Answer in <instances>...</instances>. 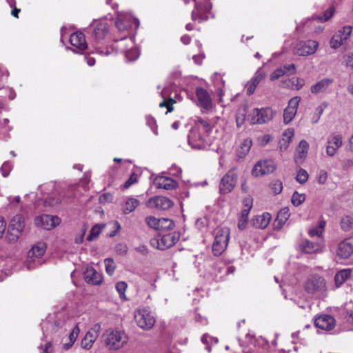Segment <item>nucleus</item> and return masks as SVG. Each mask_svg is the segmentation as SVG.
Returning <instances> with one entry per match:
<instances>
[{
	"instance_id": "nucleus-50",
	"label": "nucleus",
	"mask_w": 353,
	"mask_h": 353,
	"mask_svg": "<svg viewBox=\"0 0 353 353\" xmlns=\"http://www.w3.org/2000/svg\"><path fill=\"white\" fill-rule=\"evenodd\" d=\"M145 221L149 227L151 228L159 230L160 219L154 216H148L145 219Z\"/></svg>"
},
{
	"instance_id": "nucleus-33",
	"label": "nucleus",
	"mask_w": 353,
	"mask_h": 353,
	"mask_svg": "<svg viewBox=\"0 0 353 353\" xmlns=\"http://www.w3.org/2000/svg\"><path fill=\"white\" fill-rule=\"evenodd\" d=\"M252 145V141L250 139H245L243 140L241 143L239 149L237 151V155L239 158H243L249 152L251 146Z\"/></svg>"
},
{
	"instance_id": "nucleus-44",
	"label": "nucleus",
	"mask_w": 353,
	"mask_h": 353,
	"mask_svg": "<svg viewBox=\"0 0 353 353\" xmlns=\"http://www.w3.org/2000/svg\"><path fill=\"white\" fill-rule=\"evenodd\" d=\"M305 200V195L304 194H299L295 192L292 196L291 201L294 206H299Z\"/></svg>"
},
{
	"instance_id": "nucleus-6",
	"label": "nucleus",
	"mask_w": 353,
	"mask_h": 353,
	"mask_svg": "<svg viewBox=\"0 0 353 353\" xmlns=\"http://www.w3.org/2000/svg\"><path fill=\"white\" fill-rule=\"evenodd\" d=\"M46 244L43 242H38L32 247L28 253V259L25 263L28 270L34 269L41 264L39 259L46 252Z\"/></svg>"
},
{
	"instance_id": "nucleus-18",
	"label": "nucleus",
	"mask_w": 353,
	"mask_h": 353,
	"mask_svg": "<svg viewBox=\"0 0 353 353\" xmlns=\"http://www.w3.org/2000/svg\"><path fill=\"white\" fill-rule=\"evenodd\" d=\"M196 95L199 105L201 107L207 110L212 108V101L206 90L203 88H197L196 90Z\"/></svg>"
},
{
	"instance_id": "nucleus-35",
	"label": "nucleus",
	"mask_w": 353,
	"mask_h": 353,
	"mask_svg": "<svg viewBox=\"0 0 353 353\" xmlns=\"http://www.w3.org/2000/svg\"><path fill=\"white\" fill-rule=\"evenodd\" d=\"M139 205V201L137 199H128L125 203L123 212L125 214H129L134 211L136 208Z\"/></svg>"
},
{
	"instance_id": "nucleus-63",
	"label": "nucleus",
	"mask_w": 353,
	"mask_h": 353,
	"mask_svg": "<svg viewBox=\"0 0 353 353\" xmlns=\"http://www.w3.org/2000/svg\"><path fill=\"white\" fill-rule=\"evenodd\" d=\"M6 228V222L5 219L1 217L0 218V240L3 238L5 230Z\"/></svg>"
},
{
	"instance_id": "nucleus-16",
	"label": "nucleus",
	"mask_w": 353,
	"mask_h": 353,
	"mask_svg": "<svg viewBox=\"0 0 353 353\" xmlns=\"http://www.w3.org/2000/svg\"><path fill=\"white\" fill-rule=\"evenodd\" d=\"M211 4L209 0H204L203 4L195 3V10L192 12L193 20H199L200 21L208 19L207 14L211 10Z\"/></svg>"
},
{
	"instance_id": "nucleus-46",
	"label": "nucleus",
	"mask_w": 353,
	"mask_h": 353,
	"mask_svg": "<svg viewBox=\"0 0 353 353\" xmlns=\"http://www.w3.org/2000/svg\"><path fill=\"white\" fill-rule=\"evenodd\" d=\"M265 74L261 70H258L250 83L257 87L259 83L265 78Z\"/></svg>"
},
{
	"instance_id": "nucleus-59",
	"label": "nucleus",
	"mask_w": 353,
	"mask_h": 353,
	"mask_svg": "<svg viewBox=\"0 0 353 353\" xmlns=\"http://www.w3.org/2000/svg\"><path fill=\"white\" fill-rule=\"evenodd\" d=\"M138 176L135 173H132L130 178L126 181V182L124 184V187L125 188H128L132 185L137 182Z\"/></svg>"
},
{
	"instance_id": "nucleus-49",
	"label": "nucleus",
	"mask_w": 353,
	"mask_h": 353,
	"mask_svg": "<svg viewBox=\"0 0 353 353\" xmlns=\"http://www.w3.org/2000/svg\"><path fill=\"white\" fill-rule=\"evenodd\" d=\"M325 107L323 105H319L316 108L314 115L311 119V121L313 124L317 123L320 120V118L324 111Z\"/></svg>"
},
{
	"instance_id": "nucleus-30",
	"label": "nucleus",
	"mask_w": 353,
	"mask_h": 353,
	"mask_svg": "<svg viewBox=\"0 0 353 353\" xmlns=\"http://www.w3.org/2000/svg\"><path fill=\"white\" fill-rule=\"evenodd\" d=\"M309 149V144L305 140L300 141L299 145L296 149L295 158L296 159H303L306 157Z\"/></svg>"
},
{
	"instance_id": "nucleus-11",
	"label": "nucleus",
	"mask_w": 353,
	"mask_h": 353,
	"mask_svg": "<svg viewBox=\"0 0 353 353\" xmlns=\"http://www.w3.org/2000/svg\"><path fill=\"white\" fill-rule=\"evenodd\" d=\"M301 100L300 97H294L290 99L288 106L283 110V122L289 124L297 113V109Z\"/></svg>"
},
{
	"instance_id": "nucleus-4",
	"label": "nucleus",
	"mask_w": 353,
	"mask_h": 353,
	"mask_svg": "<svg viewBox=\"0 0 353 353\" xmlns=\"http://www.w3.org/2000/svg\"><path fill=\"white\" fill-rule=\"evenodd\" d=\"M230 231L228 228H222L216 230L212 252L215 256L221 255L226 249L230 240Z\"/></svg>"
},
{
	"instance_id": "nucleus-22",
	"label": "nucleus",
	"mask_w": 353,
	"mask_h": 353,
	"mask_svg": "<svg viewBox=\"0 0 353 353\" xmlns=\"http://www.w3.org/2000/svg\"><path fill=\"white\" fill-rule=\"evenodd\" d=\"M245 208L242 210L238 221L239 229L243 230L246 228L248 220V215L252 208V201L246 199L244 201Z\"/></svg>"
},
{
	"instance_id": "nucleus-2",
	"label": "nucleus",
	"mask_w": 353,
	"mask_h": 353,
	"mask_svg": "<svg viewBox=\"0 0 353 353\" xmlns=\"http://www.w3.org/2000/svg\"><path fill=\"white\" fill-rule=\"evenodd\" d=\"M105 346L110 350H119L123 347L128 341L125 333L118 330L109 329L102 334Z\"/></svg>"
},
{
	"instance_id": "nucleus-17",
	"label": "nucleus",
	"mask_w": 353,
	"mask_h": 353,
	"mask_svg": "<svg viewBox=\"0 0 353 353\" xmlns=\"http://www.w3.org/2000/svg\"><path fill=\"white\" fill-rule=\"evenodd\" d=\"M148 206L159 210H168L173 205V202L167 197L158 196L149 199Z\"/></svg>"
},
{
	"instance_id": "nucleus-43",
	"label": "nucleus",
	"mask_w": 353,
	"mask_h": 353,
	"mask_svg": "<svg viewBox=\"0 0 353 353\" xmlns=\"http://www.w3.org/2000/svg\"><path fill=\"white\" fill-rule=\"evenodd\" d=\"M79 333V328L78 327L77 325H76L73 328L72 331L71 332V333L70 334V335L68 336L70 342L64 344V346L66 348H70V347H72V345L74 344V341H76Z\"/></svg>"
},
{
	"instance_id": "nucleus-39",
	"label": "nucleus",
	"mask_w": 353,
	"mask_h": 353,
	"mask_svg": "<svg viewBox=\"0 0 353 353\" xmlns=\"http://www.w3.org/2000/svg\"><path fill=\"white\" fill-rule=\"evenodd\" d=\"M325 227V221H321L318 226L309 230V235L312 237L314 236H321L324 230Z\"/></svg>"
},
{
	"instance_id": "nucleus-38",
	"label": "nucleus",
	"mask_w": 353,
	"mask_h": 353,
	"mask_svg": "<svg viewBox=\"0 0 353 353\" xmlns=\"http://www.w3.org/2000/svg\"><path fill=\"white\" fill-rule=\"evenodd\" d=\"M174 227V223L172 220L165 218L160 219L159 230L160 231L170 230Z\"/></svg>"
},
{
	"instance_id": "nucleus-29",
	"label": "nucleus",
	"mask_w": 353,
	"mask_h": 353,
	"mask_svg": "<svg viewBox=\"0 0 353 353\" xmlns=\"http://www.w3.org/2000/svg\"><path fill=\"white\" fill-rule=\"evenodd\" d=\"M332 83V79H323L311 87V92L314 94L325 92Z\"/></svg>"
},
{
	"instance_id": "nucleus-3",
	"label": "nucleus",
	"mask_w": 353,
	"mask_h": 353,
	"mask_svg": "<svg viewBox=\"0 0 353 353\" xmlns=\"http://www.w3.org/2000/svg\"><path fill=\"white\" fill-rule=\"evenodd\" d=\"M25 228V220L22 215L17 214L10 221L9 229L6 236V239L9 243H13L18 240Z\"/></svg>"
},
{
	"instance_id": "nucleus-58",
	"label": "nucleus",
	"mask_w": 353,
	"mask_h": 353,
	"mask_svg": "<svg viewBox=\"0 0 353 353\" xmlns=\"http://www.w3.org/2000/svg\"><path fill=\"white\" fill-rule=\"evenodd\" d=\"M127 286L128 285H127L126 283L123 282V281L118 282L116 284V289L121 296L124 294L125 290L127 288Z\"/></svg>"
},
{
	"instance_id": "nucleus-57",
	"label": "nucleus",
	"mask_w": 353,
	"mask_h": 353,
	"mask_svg": "<svg viewBox=\"0 0 353 353\" xmlns=\"http://www.w3.org/2000/svg\"><path fill=\"white\" fill-rule=\"evenodd\" d=\"M284 72L283 71L281 67L279 68H277L271 74H270V79L272 81L279 79L281 77L284 76Z\"/></svg>"
},
{
	"instance_id": "nucleus-25",
	"label": "nucleus",
	"mask_w": 353,
	"mask_h": 353,
	"mask_svg": "<svg viewBox=\"0 0 353 353\" xmlns=\"http://www.w3.org/2000/svg\"><path fill=\"white\" fill-rule=\"evenodd\" d=\"M271 219L270 214L264 212L261 215L255 216L252 219V224L256 228L265 229L269 225Z\"/></svg>"
},
{
	"instance_id": "nucleus-52",
	"label": "nucleus",
	"mask_w": 353,
	"mask_h": 353,
	"mask_svg": "<svg viewBox=\"0 0 353 353\" xmlns=\"http://www.w3.org/2000/svg\"><path fill=\"white\" fill-rule=\"evenodd\" d=\"M139 57L138 50L136 48H130L125 52V57L128 61H134Z\"/></svg>"
},
{
	"instance_id": "nucleus-51",
	"label": "nucleus",
	"mask_w": 353,
	"mask_h": 353,
	"mask_svg": "<svg viewBox=\"0 0 353 353\" xmlns=\"http://www.w3.org/2000/svg\"><path fill=\"white\" fill-rule=\"evenodd\" d=\"M272 191L274 194H280L283 190V184L281 181L276 180L270 184Z\"/></svg>"
},
{
	"instance_id": "nucleus-12",
	"label": "nucleus",
	"mask_w": 353,
	"mask_h": 353,
	"mask_svg": "<svg viewBox=\"0 0 353 353\" xmlns=\"http://www.w3.org/2000/svg\"><path fill=\"white\" fill-rule=\"evenodd\" d=\"M179 233L174 232L163 234L159 239L154 241L157 243L158 249L164 250L175 245L179 240Z\"/></svg>"
},
{
	"instance_id": "nucleus-36",
	"label": "nucleus",
	"mask_w": 353,
	"mask_h": 353,
	"mask_svg": "<svg viewBox=\"0 0 353 353\" xmlns=\"http://www.w3.org/2000/svg\"><path fill=\"white\" fill-rule=\"evenodd\" d=\"M294 136V130L292 129H288L283 133V138L282 141L280 142L281 143V149H286L288 146V144L291 141L292 138Z\"/></svg>"
},
{
	"instance_id": "nucleus-23",
	"label": "nucleus",
	"mask_w": 353,
	"mask_h": 353,
	"mask_svg": "<svg viewBox=\"0 0 353 353\" xmlns=\"http://www.w3.org/2000/svg\"><path fill=\"white\" fill-rule=\"evenodd\" d=\"M84 279L88 283L99 285L102 281V276L100 273L93 268H88L84 272Z\"/></svg>"
},
{
	"instance_id": "nucleus-56",
	"label": "nucleus",
	"mask_w": 353,
	"mask_h": 353,
	"mask_svg": "<svg viewBox=\"0 0 353 353\" xmlns=\"http://www.w3.org/2000/svg\"><path fill=\"white\" fill-rule=\"evenodd\" d=\"M11 170H12V165L10 162H8V161L5 162L1 168V171L4 177H6L9 175Z\"/></svg>"
},
{
	"instance_id": "nucleus-13",
	"label": "nucleus",
	"mask_w": 353,
	"mask_h": 353,
	"mask_svg": "<svg viewBox=\"0 0 353 353\" xmlns=\"http://www.w3.org/2000/svg\"><path fill=\"white\" fill-rule=\"evenodd\" d=\"M60 223L61 219L57 216L42 214L35 219V225L46 230H50L59 225Z\"/></svg>"
},
{
	"instance_id": "nucleus-45",
	"label": "nucleus",
	"mask_w": 353,
	"mask_h": 353,
	"mask_svg": "<svg viewBox=\"0 0 353 353\" xmlns=\"http://www.w3.org/2000/svg\"><path fill=\"white\" fill-rule=\"evenodd\" d=\"M104 264L105 267V271L107 274L112 276L115 270L116 265L111 258H108L104 260Z\"/></svg>"
},
{
	"instance_id": "nucleus-7",
	"label": "nucleus",
	"mask_w": 353,
	"mask_h": 353,
	"mask_svg": "<svg viewBox=\"0 0 353 353\" xmlns=\"http://www.w3.org/2000/svg\"><path fill=\"white\" fill-rule=\"evenodd\" d=\"M134 320L137 325L144 330L152 329L155 323L154 317L146 308L137 310L134 312Z\"/></svg>"
},
{
	"instance_id": "nucleus-27",
	"label": "nucleus",
	"mask_w": 353,
	"mask_h": 353,
	"mask_svg": "<svg viewBox=\"0 0 353 353\" xmlns=\"http://www.w3.org/2000/svg\"><path fill=\"white\" fill-rule=\"evenodd\" d=\"M169 94V89L168 88H165L161 91V97L164 99V100L160 103L159 106L161 108H167V112H171L174 108H173V104L176 103V101L174 100L172 98L169 97L168 99H166Z\"/></svg>"
},
{
	"instance_id": "nucleus-60",
	"label": "nucleus",
	"mask_w": 353,
	"mask_h": 353,
	"mask_svg": "<svg viewBox=\"0 0 353 353\" xmlns=\"http://www.w3.org/2000/svg\"><path fill=\"white\" fill-rule=\"evenodd\" d=\"M352 32L351 26H345L341 31L339 32V34L343 35V39L346 41Z\"/></svg>"
},
{
	"instance_id": "nucleus-64",
	"label": "nucleus",
	"mask_w": 353,
	"mask_h": 353,
	"mask_svg": "<svg viewBox=\"0 0 353 353\" xmlns=\"http://www.w3.org/2000/svg\"><path fill=\"white\" fill-rule=\"evenodd\" d=\"M114 226L116 228V230L112 231L110 233H109L108 234V236L110 237H113V236H116L119 233V230H121V225L117 221H115L114 223Z\"/></svg>"
},
{
	"instance_id": "nucleus-15",
	"label": "nucleus",
	"mask_w": 353,
	"mask_h": 353,
	"mask_svg": "<svg viewBox=\"0 0 353 353\" xmlns=\"http://www.w3.org/2000/svg\"><path fill=\"white\" fill-rule=\"evenodd\" d=\"M276 168L275 163L271 160L259 161L252 169V174L255 176H261L264 174L272 173Z\"/></svg>"
},
{
	"instance_id": "nucleus-47",
	"label": "nucleus",
	"mask_w": 353,
	"mask_h": 353,
	"mask_svg": "<svg viewBox=\"0 0 353 353\" xmlns=\"http://www.w3.org/2000/svg\"><path fill=\"white\" fill-rule=\"evenodd\" d=\"M308 176L307 172L304 169L300 168L298 171L296 180L300 184H304L307 182Z\"/></svg>"
},
{
	"instance_id": "nucleus-19",
	"label": "nucleus",
	"mask_w": 353,
	"mask_h": 353,
	"mask_svg": "<svg viewBox=\"0 0 353 353\" xmlns=\"http://www.w3.org/2000/svg\"><path fill=\"white\" fill-rule=\"evenodd\" d=\"M314 324L323 330H331L334 327L335 320L330 315L322 314L315 319Z\"/></svg>"
},
{
	"instance_id": "nucleus-21",
	"label": "nucleus",
	"mask_w": 353,
	"mask_h": 353,
	"mask_svg": "<svg viewBox=\"0 0 353 353\" xmlns=\"http://www.w3.org/2000/svg\"><path fill=\"white\" fill-rule=\"evenodd\" d=\"M342 137L340 135H334L328 139L326 152L329 156H334L337 150L342 145Z\"/></svg>"
},
{
	"instance_id": "nucleus-61",
	"label": "nucleus",
	"mask_w": 353,
	"mask_h": 353,
	"mask_svg": "<svg viewBox=\"0 0 353 353\" xmlns=\"http://www.w3.org/2000/svg\"><path fill=\"white\" fill-rule=\"evenodd\" d=\"M116 251L121 255H124L128 252V246L123 243H119L116 246Z\"/></svg>"
},
{
	"instance_id": "nucleus-31",
	"label": "nucleus",
	"mask_w": 353,
	"mask_h": 353,
	"mask_svg": "<svg viewBox=\"0 0 353 353\" xmlns=\"http://www.w3.org/2000/svg\"><path fill=\"white\" fill-rule=\"evenodd\" d=\"M107 32V23H100L95 26L93 34L97 40H101L105 37Z\"/></svg>"
},
{
	"instance_id": "nucleus-34",
	"label": "nucleus",
	"mask_w": 353,
	"mask_h": 353,
	"mask_svg": "<svg viewBox=\"0 0 353 353\" xmlns=\"http://www.w3.org/2000/svg\"><path fill=\"white\" fill-rule=\"evenodd\" d=\"M290 210L288 208H282L277 214L276 221H278V230L280 229L283 225L290 217Z\"/></svg>"
},
{
	"instance_id": "nucleus-40",
	"label": "nucleus",
	"mask_w": 353,
	"mask_h": 353,
	"mask_svg": "<svg viewBox=\"0 0 353 353\" xmlns=\"http://www.w3.org/2000/svg\"><path fill=\"white\" fill-rule=\"evenodd\" d=\"M305 81L301 78H292L288 82L287 87L294 90H300L304 85Z\"/></svg>"
},
{
	"instance_id": "nucleus-5",
	"label": "nucleus",
	"mask_w": 353,
	"mask_h": 353,
	"mask_svg": "<svg viewBox=\"0 0 353 353\" xmlns=\"http://www.w3.org/2000/svg\"><path fill=\"white\" fill-rule=\"evenodd\" d=\"M305 290L310 294L321 296L326 291V283L322 276L313 275L305 283Z\"/></svg>"
},
{
	"instance_id": "nucleus-26",
	"label": "nucleus",
	"mask_w": 353,
	"mask_h": 353,
	"mask_svg": "<svg viewBox=\"0 0 353 353\" xmlns=\"http://www.w3.org/2000/svg\"><path fill=\"white\" fill-rule=\"evenodd\" d=\"M301 250L308 254L318 252L321 249V245L319 242H312L308 240H304L300 245Z\"/></svg>"
},
{
	"instance_id": "nucleus-20",
	"label": "nucleus",
	"mask_w": 353,
	"mask_h": 353,
	"mask_svg": "<svg viewBox=\"0 0 353 353\" xmlns=\"http://www.w3.org/2000/svg\"><path fill=\"white\" fill-rule=\"evenodd\" d=\"M70 42L72 46L77 48L78 52H82L88 47L85 38L82 32H77L71 34Z\"/></svg>"
},
{
	"instance_id": "nucleus-48",
	"label": "nucleus",
	"mask_w": 353,
	"mask_h": 353,
	"mask_svg": "<svg viewBox=\"0 0 353 353\" xmlns=\"http://www.w3.org/2000/svg\"><path fill=\"white\" fill-rule=\"evenodd\" d=\"M335 9L333 6L330 7L325 11H324L323 15L318 17V19L321 22H325L328 21L334 14Z\"/></svg>"
},
{
	"instance_id": "nucleus-37",
	"label": "nucleus",
	"mask_w": 353,
	"mask_h": 353,
	"mask_svg": "<svg viewBox=\"0 0 353 353\" xmlns=\"http://www.w3.org/2000/svg\"><path fill=\"white\" fill-rule=\"evenodd\" d=\"M105 227L104 224H97L92 227L90 230L89 235L87 237V240L89 241H92L96 239L99 234L101 233L102 229Z\"/></svg>"
},
{
	"instance_id": "nucleus-28",
	"label": "nucleus",
	"mask_w": 353,
	"mask_h": 353,
	"mask_svg": "<svg viewBox=\"0 0 353 353\" xmlns=\"http://www.w3.org/2000/svg\"><path fill=\"white\" fill-rule=\"evenodd\" d=\"M155 185L159 188H163L165 190H172L174 188L176 182L173 179L165 177L159 176L155 179Z\"/></svg>"
},
{
	"instance_id": "nucleus-54",
	"label": "nucleus",
	"mask_w": 353,
	"mask_h": 353,
	"mask_svg": "<svg viewBox=\"0 0 353 353\" xmlns=\"http://www.w3.org/2000/svg\"><path fill=\"white\" fill-rule=\"evenodd\" d=\"M212 79L216 88H218V85L219 86L225 87V82L223 80L222 76L220 74L214 73L212 77Z\"/></svg>"
},
{
	"instance_id": "nucleus-41",
	"label": "nucleus",
	"mask_w": 353,
	"mask_h": 353,
	"mask_svg": "<svg viewBox=\"0 0 353 353\" xmlns=\"http://www.w3.org/2000/svg\"><path fill=\"white\" fill-rule=\"evenodd\" d=\"M115 26L119 31L123 32L130 27V22L128 19L119 18L115 21Z\"/></svg>"
},
{
	"instance_id": "nucleus-10",
	"label": "nucleus",
	"mask_w": 353,
	"mask_h": 353,
	"mask_svg": "<svg viewBox=\"0 0 353 353\" xmlns=\"http://www.w3.org/2000/svg\"><path fill=\"white\" fill-rule=\"evenodd\" d=\"M319 43L314 40L301 41L294 47V53L298 56H308L313 54L317 50Z\"/></svg>"
},
{
	"instance_id": "nucleus-9",
	"label": "nucleus",
	"mask_w": 353,
	"mask_h": 353,
	"mask_svg": "<svg viewBox=\"0 0 353 353\" xmlns=\"http://www.w3.org/2000/svg\"><path fill=\"white\" fill-rule=\"evenodd\" d=\"M237 181V175L234 170H230L221 179L219 191L221 194H228L234 188Z\"/></svg>"
},
{
	"instance_id": "nucleus-32",
	"label": "nucleus",
	"mask_w": 353,
	"mask_h": 353,
	"mask_svg": "<svg viewBox=\"0 0 353 353\" xmlns=\"http://www.w3.org/2000/svg\"><path fill=\"white\" fill-rule=\"evenodd\" d=\"M351 275V270L349 269L342 270L338 272L334 277L337 286L342 285Z\"/></svg>"
},
{
	"instance_id": "nucleus-14",
	"label": "nucleus",
	"mask_w": 353,
	"mask_h": 353,
	"mask_svg": "<svg viewBox=\"0 0 353 353\" xmlns=\"http://www.w3.org/2000/svg\"><path fill=\"white\" fill-rule=\"evenodd\" d=\"M101 332V325L97 323L86 333L84 338L81 340V347L85 350H90L94 341L98 338Z\"/></svg>"
},
{
	"instance_id": "nucleus-42",
	"label": "nucleus",
	"mask_w": 353,
	"mask_h": 353,
	"mask_svg": "<svg viewBox=\"0 0 353 353\" xmlns=\"http://www.w3.org/2000/svg\"><path fill=\"white\" fill-rule=\"evenodd\" d=\"M344 41H345L343 39V35L338 32L332 37L330 40V46L334 49L339 48Z\"/></svg>"
},
{
	"instance_id": "nucleus-8",
	"label": "nucleus",
	"mask_w": 353,
	"mask_h": 353,
	"mask_svg": "<svg viewBox=\"0 0 353 353\" xmlns=\"http://www.w3.org/2000/svg\"><path fill=\"white\" fill-rule=\"evenodd\" d=\"M274 115V112L270 108H255L251 114V123L252 124H263L271 121Z\"/></svg>"
},
{
	"instance_id": "nucleus-24",
	"label": "nucleus",
	"mask_w": 353,
	"mask_h": 353,
	"mask_svg": "<svg viewBox=\"0 0 353 353\" xmlns=\"http://www.w3.org/2000/svg\"><path fill=\"white\" fill-rule=\"evenodd\" d=\"M353 253V245L348 241L341 242L338 246L337 254L342 259L349 258Z\"/></svg>"
},
{
	"instance_id": "nucleus-55",
	"label": "nucleus",
	"mask_w": 353,
	"mask_h": 353,
	"mask_svg": "<svg viewBox=\"0 0 353 353\" xmlns=\"http://www.w3.org/2000/svg\"><path fill=\"white\" fill-rule=\"evenodd\" d=\"M281 68L285 75H291L296 73V65L293 63L285 65Z\"/></svg>"
},
{
	"instance_id": "nucleus-62",
	"label": "nucleus",
	"mask_w": 353,
	"mask_h": 353,
	"mask_svg": "<svg viewBox=\"0 0 353 353\" xmlns=\"http://www.w3.org/2000/svg\"><path fill=\"white\" fill-rule=\"evenodd\" d=\"M341 225L344 230H348L351 225V219L348 216L343 218L341 222Z\"/></svg>"
},
{
	"instance_id": "nucleus-53",
	"label": "nucleus",
	"mask_w": 353,
	"mask_h": 353,
	"mask_svg": "<svg viewBox=\"0 0 353 353\" xmlns=\"http://www.w3.org/2000/svg\"><path fill=\"white\" fill-rule=\"evenodd\" d=\"M61 197L60 196H57L54 194L50 196L48 198L46 199V203L50 206L57 205L61 203Z\"/></svg>"
},
{
	"instance_id": "nucleus-1",
	"label": "nucleus",
	"mask_w": 353,
	"mask_h": 353,
	"mask_svg": "<svg viewBox=\"0 0 353 353\" xmlns=\"http://www.w3.org/2000/svg\"><path fill=\"white\" fill-rule=\"evenodd\" d=\"M211 130L209 123L203 120L199 119L192 127L188 137L189 145L194 149H202L205 146L206 136Z\"/></svg>"
}]
</instances>
